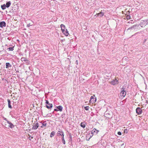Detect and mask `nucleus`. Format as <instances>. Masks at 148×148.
I'll return each mask as SVG.
<instances>
[{
    "mask_svg": "<svg viewBox=\"0 0 148 148\" xmlns=\"http://www.w3.org/2000/svg\"><path fill=\"white\" fill-rule=\"evenodd\" d=\"M42 125L41 126V127H42L43 126H46L47 125L46 122H44L43 123H42Z\"/></svg>",
    "mask_w": 148,
    "mask_h": 148,
    "instance_id": "obj_25",
    "label": "nucleus"
},
{
    "mask_svg": "<svg viewBox=\"0 0 148 148\" xmlns=\"http://www.w3.org/2000/svg\"><path fill=\"white\" fill-rule=\"evenodd\" d=\"M6 25V23L4 21L1 22L0 23V27H5Z\"/></svg>",
    "mask_w": 148,
    "mask_h": 148,
    "instance_id": "obj_8",
    "label": "nucleus"
},
{
    "mask_svg": "<svg viewBox=\"0 0 148 148\" xmlns=\"http://www.w3.org/2000/svg\"><path fill=\"white\" fill-rule=\"evenodd\" d=\"M34 125L33 127V129L36 130V129L38 126V123L36 124L34 123Z\"/></svg>",
    "mask_w": 148,
    "mask_h": 148,
    "instance_id": "obj_9",
    "label": "nucleus"
},
{
    "mask_svg": "<svg viewBox=\"0 0 148 148\" xmlns=\"http://www.w3.org/2000/svg\"><path fill=\"white\" fill-rule=\"evenodd\" d=\"M75 9H76V10H77V9H78V8H77V7H75Z\"/></svg>",
    "mask_w": 148,
    "mask_h": 148,
    "instance_id": "obj_37",
    "label": "nucleus"
},
{
    "mask_svg": "<svg viewBox=\"0 0 148 148\" xmlns=\"http://www.w3.org/2000/svg\"><path fill=\"white\" fill-rule=\"evenodd\" d=\"M3 125L6 128H9L10 127L9 123H4Z\"/></svg>",
    "mask_w": 148,
    "mask_h": 148,
    "instance_id": "obj_14",
    "label": "nucleus"
},
{
    "mask_svg": "<svg viewBox=\"0 0 148 148\" xmlns=\"http://www.w3.org/2000/svg\"><path fill=\"white\" fill-rule=\"evenodd\" d=\"M55 134V132H54V131L52 132L51 133L50 137L51 138L53 137L54 136Z\"/></svg>",
    "mask_w": 148,
    "mask_h": 148,
    "instance_id": "obj_21",
    "label": "nucleus"
},
{
    "mask_svg": "<svg viewBox=\"0 0 148 148\" xmlns=\"http://www.w3.org/2000/svg\"><path fill=\"white\" fill-rule=\"evenodd\" d=\"M46 107L48 109H50L52 108L53 105L51 103H50L48 101L46 100Z\"/></svg>",
    "mask_w": 148,
    "mask_h": 148,
    "instance_id": "obj_2",
    "label": "nucleus"
},
{
    "mask_svg": "<svg viewBox=\"0 0 148 148\" xmlns=\"http://www.w3.org/2000/svg\"><path fill=\"white\" fill-rule=\"evenodd\" d=\"M62 143H63L64 144H65V142L64 140V138L63 137H62Z\"/></svg>",
    "mask_w": 148,
    "mask_h": 148,
    "instance_id": "obj_27",
    "label": "nucleus"
},
{
    "mask_svg": "<svg viewBox=\"0 0 148 148\" xmlns=\"http://www.w3.org/2000/svg\"><path fill=\"white\" fill-rule=\"evenodd\" d=\"M136 27H136V25H133V26H132L131 27L127 29V30H130V29H136Z\"/></svg>",
    "mask_w": 148,
    "mask_h": 148,
    "instance_id": "obj_16",
    "label": "nucleus"
},
{
    "mask_svg": "<svg viewBox=\"0 0 148 148\" xmlns=\"http://www.w3.org/2000/svg\"><path fill=\"white\" fill-rule=\"evenodd\" d=\"M123 145H124V144H122L121 145V146H122Z\"/></svg>",
    "mask_w": 148,
    "mask_h": 148,
    "instance_id": "obj_39",
    "label": "nucleus"
},
{
    "mask_svg": "<svg viewBox=\"0 0 148 148\" xmlns=\"http://www.w3.org/2000/svg\"><path fill=\"white\" fill-rule=\"evenodd\" d=\"M5 65V67L6 68H11L12 66V65L10 63L8 62L6 63Z\"/></svg>",
    "mask_w": 148,
    "mask_h": 148,
    "instance_id": "obj_11",
    "label": "nucleus"
},
{
    "mask_svg": "<svg viewBox=\"0 0 148 148\" xmlns=\"http://www.w3.org/2000/svg\"><path fill=\"white\" fill-rule=\"evenodd\" d=\"M117 134L119 135H121V133L120 132H118Z\"/></svg>",
    "mask_w": 148,
    "mask_h": 148,
    "instance_id": "obj_32",
    "label": "nucleus"
},
{
    "mask_svg": "<svg viewBox=\"0 0 148 148\" xmlns=\"http://www.w3.org/2000/svg\"><path fill=\"white\" fill-rule=\"evenodd\" d=\"M7 101L8 102V106L9 108H12V106L11 105V101L9 99H7Z\"/></svg>",
    "mask_w": 148,
    "mask_h": 148,
    "instance_id": "obj_13",
    "label": "nucleus"
},
{
    "mask_svg": "<svg viewBox=\"0 0 148 148\" xmlns=\"http://www.w3.org/2000/svg\"><path fill=\"white\" fill-rule=\"evenodd\" d=\"M62 32L66 36H68L69 34V33H68V31H67V29H66V30H65V31L64 32Z\"/></svg>",
    "mask_w": 148,
    "mask_h": 148,
    "instance_id": "obj_17",
    "label": "nucleus"
},
{
    "mask_svg": "<svg viewBox=\"0 0 148 148\" xmlns=\"http://www.w3.org/2000/svg\"><path fill=\"white\" fill-rule=\"evenodd\" d=\"M126 94V92L124 90V89H123V90L120 93V95L121 96H122L124 97L125 96Z\"/></svg>",
    "mask_w": 148,
    "mask_h": 148,
    "instance_id": "obj_3",
    "label": "nucleus"
},
{
    "mask_svg": "<svg viewBox=\"0 0 148 148\" xmlns=\"http://www.w3.org/2000/svg\"><path fill=\"white\" fill-rule=\"evenodd\" d=\"M99 132V131L95 129H94L91 131V134L93 135H96Z\"/></svg>",
    "mask_w": 148,
    "mask_h": 148,
    "instance_id": "obj_6",
    "label": "nucleus"
},
{
    "mask_svg": "<svg viewBox=\"0 0 148 148\" xmlns=\"http://www.w3.org/2000/svg\"><path fill=\"white\" fill-rule=\"evenodd\" d=\"M61 133H63L62 131H59L57 133L58 136H62V134Z\"/></svg>",
    "mask_w": 148,
    "mask_h": 148,
    "instance_id": "obj_23",
    "label": "nucleus"
},
{
    "mask_svg": "<svg viewBox=\"0 0 148 148\" xmlns=\"http://www.w3.org/2000/svg\"><path fill=\"white\" fill-rule=\"evenodd\" d=\"M64 135L63 133H62V136H63V137H64Z\"/></svg>",
    "mask_w": 148,
    "mask_h": 148,
    "instance_id": "obj_36",
    "label": "nucleus"
},
{
    "mask_svg": "<svg viewBox=\"0 0 148 148\" xmlns=\"http://www.w3.org/2000/svg\"><path fill=\"white\" fill-rule=\"evenodd\" d=\"M97 14L98 16H102L103 15V12H100L99 13Z\"/></svg>",
    "mask_w": 148,
    "mask_h": 148,
    "instance_id": "obj_24",
    "label": "nucleus"
},
{
    "mask_svg": "<svg viewBox=\"0 0 148 148\" xmlns=\"http://www.w3.org/2000/svg\"><path fill=\"white\" fill-rule=\"evenodd\" d=\"M126 18L127 19H130V16L129 15H127L126 16Z\"/></svg>",
    "mask_w": 148,
    "mask_h": 148,
    "instance_id": "obj_31",
    "label": "nucleus"
},
{
    "mask_svg": "<svg viewBox=\"0 0 148 148\" xmlns=\"http://www.w3.org/2000/svg\"><path fill=\"white\" fill-rule=\"evenodd\" d=\"M111 83L113 85L117 84H118V80L116 79H115L111 82Z\"/></svg>",
    "mask_w": 148,
    "mask_h": 148,
    "instance_id": "obj_7",
    "label": "nucleus"
},
{
    "mask_svg": "<svg viewBox=\"0 0 148 148\" xmlns=\"http://www.w3.org/2000/svg\"><path fill=\"white\" fill-rule=\"evenodd\" d=\"M96 101V98H94L93 96H91L90 100V102L92 103H95Z\"/></svg>",
    "mask_w": 148,
    "mask_h": 148,
    "instance_id": "obj_4",
    "label": "nucleus"
},
{
    "mask_svg": "<svg viewBox=\"0 0 148 148\" xmlns=\"http://www.w3.org/2000/svg\"><path fill=\"white\" fill-rule=\"evenodd\" d=\"M93 134L92 135H90V134L87 135L86 136V139L87 140H88L91 138L93 136Z\"/></svg>",
    "mask_w": 148,
    "mask_h": 148,
    "instance_id": "obj_12",
    "label": "nucleus"
},
{
    "mask_svg": "<svg viewBox=\"0 0 148 148\" xmlns=\"http://www.w3.org/2000/svg\"><path fill=\"white\" fill-rule=\"evenodd\" d=\"M21 60L22 61L26 62L27 63L28 62V60L26 58H21Z\"/></svg>",
    "mask_w": 148,
    "mask_h": 148,
    "instance_id": "obj_18",
    "label": "nucleus"
},
{
    "mask_svg": "<svg viewBox=\"0 0 148 148\" xmlns=\"http://www.w3.org/2000/svg\"><path fill=\"white\" fill-rule=\"evenodd\" d=\"M32 25H31L30 23H29V24H27V27H29L30 26Z\"/></svg>",
    "mask_w": 148,
    "mask_h": 148,
    "instance_id": "obj_33",
    "label": "nucleus"
},
{
    "mask_svg": "<svg viewBox=\"0 0 148 148\" xmlns=\"http://www.w3.org/2000/svg\"><path fill=\"white\" fill-rule=\"evenodd\" d=\"M9 123L10 126L9 127H10L11 128H13L14 127V125L11 123L10 122V123Z\"/></svg>",
    "mask_w": 148,
    "mask_h": 148,
    "instance_id": "obj_26",
    "label": "nucleus"
},
{
    "mask_svg": "<svg viewBox=\"0 0 148 148\" xmlns=\"http://www.w3.org/2000/svg\"><path fill=\"white\" fill-rule=\"evenodd\" d=\"M6 7V6L5 4H4L3 5H2L1 6V7L2 10H4L5 9Z\"/></svg>",
    "mask_w": 148,
    "mask_h": 148,
    "instance_id": "obj_22",
    "label": "nucleus"
},
{
    "mask_svg": "<svg viewBox=\"0 0 148 148\" xmlns=\"http://www.w3.org/2000/svg\"><path fill=\"white\" fill-rule=\"evenodd\" d=\"M123 60H126V61H128V58L127 57H124L123 58Z\"/></svg>",
    "mask_w": 148,
    "mask_h": 148,
    "instance_id": "obj_28",
    "label": "nucleus"
},
{
    "mask_svg": "<svg viewBox=\"0 0 148 148\" xmlns=\"http://www.w3.org/2000/svg\"><path fill=\"white\" fill-rule=\"evenodd\" d=\"M80 126L81 127L84 128L85 127L86 125L84 123L82 122L80 124Z\"/></svg>",
    "mask_w": 148,
    "mask_h": 148,
    "instance_id": "obj_20",
    "label": "nucleus"
},
{
    "mask_svg": "<svg viewBox=\"0 0 148 148\" xmlns=\"http://www.w3.org/2000/svg\"><path fill=\"white\" fill-rule=\"evenodd\" d=\"M57 108L58 109V110L60 111H62V107L61 106H59L57 107Z\"/></svg>",
    "mask_w": 148,
    "mask_h": 148,
    "instance_id": "obj_19",
    "label": "nucleus"
},
{
    "mask_svg": "<svg viewBox=\"0 0 148 148\" xmlns=\"http://www.w3.org/2000/svg\"><path fill=\"white\" fill-rule=\"evenodd\" d=\"M148 24V22L147 20H143L141 21L140 23V25L141 27H143V26H145Z\"/></svg>",
    "mask_w": 148,
    "mask_h": 148,
    "instance_id": "obj_1",
    "label": "nucleus"
},
{
    "mask_svg": "<svg viewBox=\"0 0 148 148\" xmlns=\"http://www.w3.org/2000/svg\"><path fill=\"white\" fill-rule=\"evenodd\" d=\"M13 48L14 47H10L8 48V49L10 51H13L14 50Z\"/></svg>",
    "mask_w": 148,
    "mask_h": 148,
    "instance_id": "obj_30",
    "label": "nucleus"
},
{
    "mask_svg": "<svg viewBox=\"0 0 148 148\" xmlns=\"http://www.w3.org/2000/svg\"><path fill=\"white\" fill-rule=\"evenodd\" d=\"M6 121H7V122H6V123H10V122L9 121L7 120Z\"/></svg>",
    "mask_w": 148,
    "mask_h": 148,
    "instance_id": "obj_34",
    "label": "nucleus"
},
{
    "mask_svg": "<svg viewBox=\"0 0 148 148\" xmlns=\"http://www.w3.org/2000/svg\"><path fill=\"white\" fill-rule=\"evenodd\" d=\"M142 110L140 108L138 107L136 109V112L138 114H140L142 113Z\"/></svg>",
    "mask_w": 148,
    "mask_h": 148,
    "instance_id": "obj_5",
    "label": "nucleus"
},
{
    "mask_svg": "<svg viewBox=\"0 0 148 148\" xmlns=\"http://www.w3.org/2000/svg\"><path fill=\"white\" fill-rule=\"evenodd\" d=\"M84 108L86 110H88L89 108V106H87L84 107Z\"/></svg>",
    "mask_w": 148,
    "mask_h": 148,
    "instance_id": "obj_29",
    "label": "nucleus"
},
{
    "mask_svg": "<svg viewBox=\"0 0 148 148\" xmlns=\"http://www.w3.org/2000/svg\"><path fill=\"white\" fill-rule=\"evenodd\" d=\"M54 111H58V110L56 109H54Z\"/></svg>",
    "mask_w": 148,
    "mask_h": 148,
    "instance_id": "obj_35",
    "label": "nucleus"
},
{
    "mask_svg": "<svg viewBox=\"0 0 148 148\" xmlns=\"http://www.w3.org/2000/svg\"><path fill=\"white\" fill-rule=\"evenodd\" d=\"M11 4V2L10 1H9L8 2H7L5 5L6 6V7L7 8H8L9 7Z\"/></svg>",
    "mask_w": 148,
    "mask_h": 148,
    "instance_id": "obj_15",
    "label": "nucleus"
},
{
    "mask_svg": "<svg viewBox=\"0 0 148 148\" xmlns=\"http://www.w3.org/2000/svg\"><path fill=\"white\" fill-rule=\"evenodd\" d=\"M4 120L6 121H7V119H6V118L4 119Z\"/></svg>",
    "mask_w": 148,
    "mask_h": 148,
    "instance_id": "obj_38",
    "label": "nucleus"
},
{
    "mask_svg": "<svg viewBox=\"0 0 148 148\" xmlns=\"http://www.w3.org/2000/svg\"><path fill=\"white\" fill-rule=\"evenodd\" d=\"M65 26L63 24H62L61 25V29L62 32L65 31Z\"/></svg>",
    "mask_w": 148,
    "mask_h": 148,
    "instance_id": "obj_10",
    "label": "nucleus"
}]
</instances>
